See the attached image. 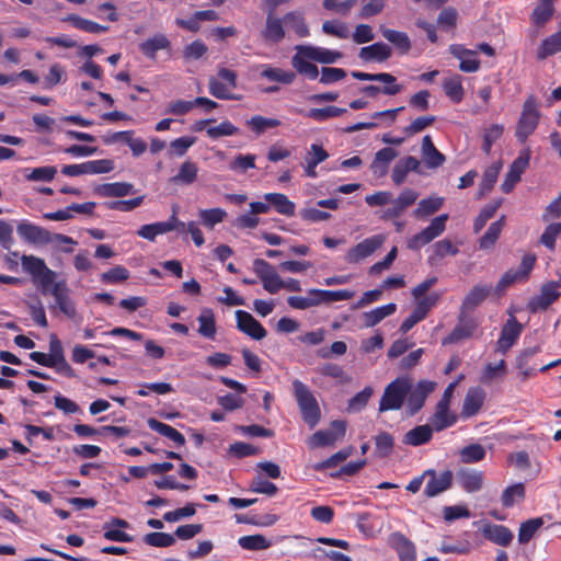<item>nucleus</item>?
Returning a JSON list of instances; mask_svg holds the SVG:
<instances>
[{"mask_svg":"<svg viewBox=\"0 0 561 561\" xmlns=\"http://www.w3.org/2000/svg\"><path fill=\"white\" fill-rule=\"evenodd\" d=\"M64 21L70 22L73 27L87 33L100 34L108 31V26L81 18L78 14H69Z\"/></svg>","mask_w":561,"mask_h":561,"instance_id":"48","label":"nucleus"},{"mask_svg":"<svg viewBox=\"0 0 561 561\" xmlns=\"http://www.w3.org/2000/svg\"><path fill=\"white\" fill-rule=\"evenodd\" d=\"M373 393V388L370 386H366L362 391L357 392L348 400L347 410L350 412L362 411L367 405Z\"/></svg>","mask_w":561,"mask_h":561,"instance_id":"64","label":"nucleus"},{"mask_svg":"<svg viewBox=\"0 0 561 561\" xmlns=\"http://www.w3.org/2000/svg\"><path fill=\"white\" fill-rule=\"evenodd\" d=\"M411 390V380L407 377H398L388 383L379 401L380 413L391 410H400Z\"/></svg>","mask_w":561,"mask_h":561,"instance_id":"4","label":"nucleus"},{"mask_svg":"<svg viewBox=\"0 0 561 561\" xmlns=\"http://www.w3.org/2000/svg\"><path fill=\"white\" fill-rule=\"evenodd\" d=\"M419 193L412 188H404L397 198L391 197V204L382 211L381 219L392 220L401 217L405 210L417 201Z\"/></svg>","mask_w":561,"mask_h":561,"instance_id":"13","label":"nucleus"},{"mask_svg":"<svg viewBox=\"0 0 561 561\" xmlns=\"http://www.w3.org/2000/svg\"><path fill=\"white\" fill-rule=\"evenodd\" d=\"M197 172V164L187 160L181 164L178 174L171 178V182L190 185L196 181Z\"/></svg>","mask_w":561,"mask_h":561,"instance_id":"53","label":"nucleus"},{"mask_svg":"<svg viewBox=\"0 0 561 561\" xmlns=\"http://www.w3.org/2000/svg\"><path fill=\"white\" fill-rule=\"evenodd\" d=\"M129 527L130 525L127 520L118 517H112L103 525V537L111 541L131 542L134 539L133 536L124 531V529Z\"/></svg>","mask_w":561,"mask_h":561,"instance_id":"23","label":"nucleus"},{"mask_svg":"<svg viewBox=\"0 0 561 561\" xmlns=\"http://www.w3.org/2000/svg\"><path fill=\"white\" fill-rule=\"evenodd\" d=\"M531 157L529 148L523 149L518 157L510 165V170L501 185L503 193H511L515 185L520 181L523 173L527 170Z\"/></svg>","mask_w":561,"mask_h":561,"instance_id":"10","label":"nucleus"},{"mask_svg":"<svg viewBox=\"0 0 561 561\" xmlns=\"http://www.w3.org/2000/svg\"><path fill=\"white\" fill-rule=\"evenodd\" d=\"M433 431L432 425H417L404 435L403 443L415 447L424 445L432 439Z\"/></svg>","mask_w":561,"mask_h":561,"instance_id":"42","label":"nucleus"},{"mask_svg":"<svg viewBox=\"0 0 561 561\" xmlns=\"http://www.w3.org/2000/svg\"><path fill=\"white\" fill-rule=\"evenodd\" d=\"M561 51V31L546 37L537 49V59L545 60Z\"/></svg>","mask_w":561,"mask_h":561,"instance_id":"49","label":"nucleus"},{"mask_svg":"<svg viewBox=\"0 0 561 561\" xmlns=\"http://www.w3.org/2000/svg\"><path fill=\"white\" fill-rule=\"evenodd\" d=\"M541 113L539 102L534 94H529L522 106L520 116L515 128V137L525 144L539 125Z\"/></svg>","mask_w":561,"mask_h":561,"instance_id":"2","label":"nucleus"},{"mask_svg":"<svg viewBox=\"0 0 561 561\" xmlns=\"http://www.w3.org/2000/svg\"><path fill=\"white\" fill-rule=\"evenodd\" d=\"M284 23L287 27L293 30L298 37H306L309 35V28L306 24L304 14L299 11H290L284 15Z\"/></svg>","mask_w":561,"mask_h":561,"instance_id":"50","label":"nucleus"},{"mask_svg":"<svg viewBox=\"0 0 561 561\" xmlns=\"http://www.w3.org/2000/svg\"><path fill=\"white\" fill-rule=\"evenodd\" d=\"M379 30L383 38L391 43L399 54L405 55L410 51L411 41L405 32L388 28L382 25Z\"/></svg>","mask_w":561,"mask_h":561,"instance_id":"37","label":"nucleus"},{"mask_svg":"<svg viewBox=\"0 0 561 561\" xmlns=\"http://www.w3.org/2000/svg\"><path fill=\"white\" fill-rule=\"evenodd\" d=\"M199 323L197 332L205 339L214 340L217 333L215 316L211 309L205 308L197 317Z\"/></svg>","mask_w":561,"mask_h":561,"instance_id":"45","label":"nucleus"},{"mask_svg":"<svg viewBox=\"0 0 561 561\" xmlns=\"http://www.w3.org/2000/svg\"><path fill=\"white\" fill-rule=\"evenodd\" d=\"M449 407L437 402L435 412L431 416V425L436 432L450 427L457 422V415L449 411Z\"/></svg>","mask_w":561,"mask_h":561,"instance_id":"36","label":"nucleus"},{"mask_svg":"<svg viewBox=\"0 0 561 561\" xmlns=\"http://www.w3.org/2000/svg\"><path fill=\"white\" fill-rule=\"evenodd\" d=\"M148 426L150 430L159 433L160 435L171 439L178 446H183L185 444L184 435L179 432L176 428L172 427L169 424L158 421L157 419L150 417L148 421Z\"/></svg>","mask_w":561,"mask_h":561,"instance_id":"43","label":"nucleus"},{"mask_svg":"<svg viewBox=\"0 0 561 561\" xmlns=\"http://www.w3.org/2000/svg\"><path fill=\"white\" fill-rule=\"evenodd\" d=\"M261 68V78L271 82L291 84L296 79V73L291 70H285L283 68L272 67L270 65H262Z\"/></svg>","mask_w":561,"mask_h":561,"instance_id":"39","label":"nucleus"},{"mask_svg":"<svg viewBox=\"0 0 561 561\" xmlns=\"http://www.w3.org/2000/svg\"><path fill=\"white\" fill-rule=\"evenodd\" d=\"M392 55V49L383 42H377L369 46L362 47L358 54L363 61L385 62Z\"/></svg>","mask_w":561,"mask_h":561,"instance_id":"28","label":"nucleus"},{"mask_svg":"<svg viewBox=\"0 0 561 561\" xmlns=\"http://www.w3.org/2000/svg\"><path fill=\"white\" fill-rule=\"evenodd\" d=\"M307 294H311L316 296L319 300V305L321 304H331L334 301L348 300L354 297V291L348 289H340V290H325V289H309Z\"/></svg>","mask_w":561,"mask_h":561,"instance_id":"44","label":"nucleus"},{"mask_svg":"<svg viewBox=\"0 0 561 561\" xmlns=\"http://www.w3.org/2000/svg\"><path fill=\"white\" fill-rule=\"evenodd\" d=\"M421 149L424 162L428 169H437L445 163V156L435 147L430 135L423 137Z\"/></svg>","mask_w":561,"mask_h":561,"instance_id":"31","label":"nucleus"},{"mask_svg":"<svg viewBox=\"0 0 561 561\" xmlns=\"http://www.w3.org/2000/svg\"><path fill=\"white\" fill-rule=\"evenodd\" d=\"M346 433V422L342 420L332 421L330 428L320 430L312 434L309 438L310 448H319L333 446L337 440L342 439Z\"/></svg>","mask_w":561,"mask_h":561,"instance_id":"9","label":"nucleus"},{"mask_svg":"<svg viewBox=\"0 0 561 561\" xmlns=\"http://www.w3.org/2000/svg\"><path fill=\"white\" fill-rule=\"evenodd\" d=\"M237 329L253 340L261 341L267 335L266 329L248 311H236Z\"/></svg>","mask_w":561,"mask_h":561,"instance_id":"17","label":"nucleus"},{"mask_svg":"<svg viewBox=\"0 0 561 561\" xmlns=\"http://www.w3.org/2000/svg\"><path fill=\"white\" fill-rule=\"evenodd\" d=\"M523 331V325L515 317H511L501 330L496 342V351L505 354L518 340Z\"/></svg>","mask_w":561,"mask_h":561,"instance_id":"20","label":"nucleus"},{"mask_svg":"<svg viewBox=\"0 0 561 561\" xmlns=\"http://www.w3.org/2000/svg\"><path fill=\"white\" fill-rule=\"evenodd\" d=\"M389 543L398 553L400 561H415V545L401 533H393L389 537Z\"/></svg>","mask_w":561,"mask_h":561,"instance_id":"27","label":"nucleus"},{"mask_svg":"<svg viewBox=\"0 0 561 561\" xmlns=\"http://www.w3.org/2000/svg\"><path fill=\"white\" fill-rule=\"evenodd\" d=\"M49 294L55 298L59 310L68 318H75L76 306L70 297V289L65 279L58 280L50 288Z\"/></svg>","mask_w":561,"mask_h":561,"instance_id":"19","label":"nucleus"},{"mask_svg":"<svg viewBox=\"0 0 561 561\" xmlns=\"http://www.w3.org/2000/svg\"><path fill=\"white\" fill-rule=\"evenodd\" d=\"M16 231L21 239L32 244H48L53 241L70 245L77 243L71 237L61 233H50L45 228L27 220H22L18 225Z\"/></svg>","mask_w":561,"mask_h":561,"instance_id":"3","label":"nucleus"},{"mask_svg":"<svg viewBox=\"0 0 561 561\" xmlns=\"http://www.w3.org/2000/svg\"><path fill=\"white\" fill-rule=\"evenodd\" d=\"M238 545L244 550L261 551L268 549L272 546V541L264 535L255 534L240 537Z\"/></svg>","mask_w":561,"mask_h":561,"instance_id":"51","label":"nucleus"},{"mask_svg":"<svg viewBox=\"0 0 561 561\" xmlns=\"http://www.w3.org/2000/svg\"><path fill=\"white\" fill-rule=\"evenodd\" d=\"M375 445L378 457L385 458L392 453L394 440L388 432H380L375 436Z\"/></svg>","mask_w":561,"mask_h":561,"instance_id":"62","label":"nucleus"},{"mask_svg":"<svg viewBox=\"0 0 561 561\" xmlns=\"http://www.w3.org/2000/svg\"><path fill=\"white\" fill-rule=\"evenodd\" d=\"M457 483L468 493H476L483 486L484 474L482 471L460 468L456 473Z\"/></svg>","mask_w":561,"mask_h":561,"instance_id":"22","label":"nucleus"},{"mask_svg":"<svg viewBox=\"0 0 561 561\" xmlns=\"http://www.w3.org/2000/svg\"><path fill=\"white\" fill-rule=\"evenodd\" d=\"M450 54L460 60L459 69L462 72L471 73L480 69V60L477 58V53L467 49L460 44H453L449 46Z\"/></svg>","mask_w":561,"mask_h":561,"instance_id":"24","label":"nucleus"},{"mask_svg":"<svg viewBox=\"0 0 561 561\" xmlns=\"http://www.w3.org/2000/svg\"><path fill=\"white\" fill-rule=\"evenodd\" d=\"M247 125L256 135L263 134L268 128H275L280 125V121L277 118H268L262 115H254L248 122Z\"/></svg>","mask_w":561,"mask_h":561,"instance_id":"59","label":"nucleus"},{"mask_svg":"<svg viewBox=\"0 0 561 561\" xmlns=\"http://www.w3.org/2000/svg\"><path fill=\"white\" fill-rule=\"evenodd\" d=\"M284 18L280 19L273 12H267L265 26L261 31L262 38L272 44H278L285 38Z\"/></svg>","mask_w":561,"mask_h":561,"instance_id":"21","label":"nucleus"},{"mask_svg":"<svg viewBox=\"0 0 561 561\" xmlns=\"http://www.w3.org/2000/svg\"><path fill=\"white\" fill-rule=\"evenodd\" d=\"M22 266L33 278L41 274L44 270H47L45 261L34 255L21 256Z\"/></svg>","mask_w":561,"mask_h":561,"instance_id":"63","label":"nucleus"},{"mask_svg":"<svg viewBox=\"0 0 561 561\" xmlns=\"http://www.w3.org/2000/svg\"><path fill=\"white\" fill-rule=\"evenodd\" d=\"M135 192L128 182L103 183L94 187V194L100 197H124Z\"/></svg>","mask_w":561,"mask_h":561,"instance_id":"30","label":"nucleus"},{"mask_svg":"<svg viewBox=\"0 0 561 561\" xmlns=\"http://www.w3.org/2000/svg\"><path fill=\"white\" fill-rule=\"evenodd\" d=\"M171 42L169 38L162 34L158 33L152 37L147 38L146 41L139 44V50L149 59H156L157 53L159 50H170Z\"/></svg>","mask_w":561,"mask_h":561,"instance_id":"29","label":"nucleus"},{"mask_svg":"<svg viewBox=\"0 0 561 561\" xmlns=\"http://www.w3.org/2000/svg\"><path fill=\"white\" fill-rule=\"evenodd\" d=\"M237 88V72L228 68H219L216 77H210L208 81L209 93L219 100H240L231 93Z\"/></svg>","mask_w":561,"mask_h":561,"instance_id":"5","label":"nucleus"},{"mask_svg":"<svg viewBox=\"0 0 561 561\" xmlns=\"http://www.w3.org/2000/svg\"><path fill=\"white\" fill-rule=\"evenodd\" d=\"M486 453L482 445L470 444L460 451V458L463 463H474L484 459Z\"/></svg>","mask_w":561,"mask_h":561,"instance_id":"61","label":"nucleus"},{"mask_svg":"<svg viewBox=\"0 0 561 561\" xmlns=\"http://www.w3.org/2000/svg\"><path fill=\"white\" fill-rule=\"evenodd\" d=\"M436 383L430 380H420L407 397V413L415 415L424 407L426 398L434 391Z\"/></svg>","mask_w":561,"mask_h":561,"instance_id":"12","label":"nucleus"},{"mask_svg":"<svg viewBox=\"0 0 561 561\" xmlns=\"http://www.w3.org/2000/svg\"><path fill=\"white\" fill-rule=\"evenodd\" d=\"M526 490L524 483H515L507 486L501 496V502L504 507H512L516 502H520L525 499Z\"/></svg>","mask_w":561,"mask_h":561,"instance_id":"57","label":"nucleus"},{"mask_svg":"<svg viewBox=\"0 0 561 561\" xmlns=\"http://www.w3.org/2000/svg\"><path fill=\"white\" fill-rule=\"evenodd\" d=\"M386 241V237L383 234H374L364 239L362 242L357 243L353 248H351L344 260L348 264H358L365 259L369 257L373 253H375L383 242Z\"/></svg>","mask_w":561,"mask_h":561,"instance_id":"8","label":"nucleus"},{"mask_svg":"<svg viewBox=\"0 0 561 561\" xmlns=\"http://www.w3.org/2000/svg\"><path fill=\"white\" fill-rule=\"evenodd\" d=\"M561 293L556 287L554 283L548 282L545 283L540 293L537 296H534L527 302V309L531 313H536L538 311L547 310L554 301H557L560 297Z\"/></svg>","mask_w":561,"mask_h":561,"instance_id":"16","label":"nucleus"},{"mask_svg":"<svg viewBox=\"0 0 561 561\" xmlns=\"http://www.w3.org/2000/svg\"><path fill=\"white\" fill-rule=\"evenodd\" d=\"M226 216L227 213L221 208L201 209L198 211L202 224L209 229H213L217 224L224 221Z\"/></svg>","mask_w":561,"mask_h":561,"instance_id":"60","label":"nucleus"},{"mask_svg":"<svg viewBox=\"0 0 561 561\" xmlns=\"http://www.w3.org/2000/svg\"><path fill=\"white\" fill-rule=\"evenodd\" d=\"M490 293V286L482 284L474 285L461 302L458 320L463 321L470 312L486 299Z\"/></svg>","mask_w":561,"mask_h":561,"instance_id":"18","label":"nucleus"},{"mask_svg":"<svg viewBox=\"0 0 561 561\" xmlns=\"http://www.w3.org/2000/svg\"><path fill=\"white\" fill-rule=\"evenodd\" d=\"M305 57L318 61L320 64H334L343 57L339 50H331L323 47L302 45V51Z\"/></svg>","mask_w":561,"mask_h":561,"instance_id":"32","label":"nucleus"},{"mask_svg":"<svg viewBox=\"0 0 561 561\" xmlns=\"http://www.w3.org/2000/svg\"><path fill=\"white\" fill-rule=\"evenodd\" d=\"M505 215H502L500 219L490 225L485 233L479 239L480 249L488 250L496 243L505 226Z\"/></svg>","mask_w":561,"mask_h":561,"instance_id":"46","label":"nucleus"},{"mask_svg":"<svg viewBox=\"0 0 561 561\" xmlns=\"http://www.w3.org/2000/svg\"><path fill=\"white\" fill-rule=\"evenodd\" d=\"M484 400L485 391L482 388H469L463 399L460 416L462 419H469L478 414L484 403Z\"/></svg>","mask_w":561,"mask_h":561,"instance_id":"25","label":"nucleus"},{"mask_svg":"<svg viewBox=\"0 0 561 561\" xmlns=\"http://www.w3.org/2000/svg\"><path fill=\"white\" fill-rule=\"evenodd\" d=\"M444 199L442 197H428L419 202L417 207L413 210L415 218H425L435 214L442 206Z\"/></svg>","mask_w":561,"mask_h":561,"instance_id":"55","label":"nucleus"},{"mask_svg":"<svg viewBox=\"0 0 561 561\" xmlns=\"http://www.w3.org/2000/svg\"><path fill=\"white\" fill-rule=\"evenodd\" d=\"M264 199L270 203L274 209L284 216L291 217L295 215L296 205L283 193H266Z\"/></svg>","mask_w":561,"mask_h":561,"instance_id":"40","label":"nucleus"},{"mask_svg":"<svg viewBox=\"0 0 561 561\" xmlns=\"http://www.w3.org/2000/svg\"><path fill=\"white\" fill-rule=\"evenodd\" d=\"M424 476L428 478L424 488V495L426 497L437 496L453 484L454 476L450 470H445L438 474L434 469H427L424 471Z\"/></svg>","mask_w":561,"mask_h":561,"instance_id":"15","label":"nucleus"},{"mask_svg":"<svg viewBox=\"0 0 561 561\" xmlns=\"http://www.w3.org/2000/svg\"><path fill=\"white\" fill-rule=\"evenodd\" d=\"M448 218V214H442L435 217L426 228L414 234L408 241V248L410 250H419L435 238L439 237L446 229Z\"/></svg>","mask_w":561,"mask_h":561,"instance_id":"7","label":"nucleus"},{"mask_svg":"<svg viewBox=\"0 0 561 561\" xmlns=\"http://www.w3.org/2000/svg\"><path fill=\"white\" fill-rule=\"evenodd\" d=\"M421 162L413 156L400 159L393 167L391 180L394 185H401L405 182L409 172L422 173Z\"/></svg>","mask_w":561,"mask_h":561,"instance_id":"26","label":"nucleus"},{"mask_svg":"<svg viewBox=\"0 0 561 561\" xmlns=\"http://www.w3.org/2000/svg\"><path fill=\"white\" fill-rule=\"evenodd\" d=\"M397 310V305L393 302L385 306L377 307L370 311L363 313L364 325L371 328L381 322L385 318L393 314Z\"/></svg>","mask_w":561,"mask_h":561,"instance_id":"47","label":"nucleus"},{"mask_svg":"<svg viewBox=\"0 0 561 561\" xmlns=\"http://www.w3.org/2000/svg\"><path fill=\"white\" fill-rule=\"evenodd\" d=\"M483 536L495 545L507 547L514 535L511 529L504 525H489L483 529Z\"/></svg>","mask_w":561,"mask_h":561,"instance_id":"38","label":"nucleus"},{"mask_svg":"<svg viewBox=\"0 0 561 561\" xmlns=\"http://www.w3.org/2000/svg\"><path fill=\"white\" fill-rule=\"evenodd\" d=\"M556 0H538L536 7L530 13V22L537 27L545 26L554 15Z\"/></svg>","mask_w":561,"mask_h":561,"instance_id":"33","label":"nucleus"},{"mask_svg":"<svg viewBox=\"0 0 561 561\" xmlns=\"http://www.w3.org/2000/svg\"><path fill=\"white\" fill-rule=\"evenodd\" d=\"M536 261L537 256L535 253H526L522 259L518 270L511 268L502 275L495 286V294L500 296L513 284L528 280Z\"/></svg>","mask_w":561,"mask_h":561,"instance_id":"6","label":"nucleus"},{"mask_svg":"<svg viewBox=\"0 0 561 561\" xmlns=\"http://www.w3.org/2000/svg\"><path fill=\"white\" fill-rule=\"evenodd\" d=\"M474 327L471 323H459L453 329V331L442 340L443 345L456 344L462 340L470 337L473 333Z\"/></svg>","mask_w":561,"mask_h":561,"instance_id":"56","label":"nucleus"},{"mask_svg":"<svg viewBox=\"0 0 561 561\" xmlns=\"http://www.w3.org/2000/svg\"><path fill=\"white\" fill-rule=\"evenodd\" d=\"M398 156V151L391 147H385L375 153V158L370 164V170L379 176L386 175L389 165Z\"/></svg>","mask_w":561,"mask_h":561,"instance_id":"35","label":"nucleus"},{"mask_svg":"<svg viewBox=\"0 0 561 561\" xmlns=\"http://www.w3.org/2000/svg\"><path fill=\"white\" fill-rule=\"evenodd\" d=\"M542 525V517H535L523 522L518 529V542L522 545L529 542Z\"/></svg>","mask_w":561,"mask_h":561,"instance_id":"54","label":"nucleus"},{"mask_svg":"<svg viewBox=\"0 0 561 561\" xmlns=\"http://www.w3.org/2000/svg\"><path fill=\"white\" fill-rule=\"evenodd\" d=\"M293 393L304 422L310 428L316 427L321 420V410L312 391L302 381L295 379L293 381Z\"/></svg>","mask_w":561,"mask_h":561,"instance_id":"1","label":"nucleus"},{"mask_svg":"<svg viewBox=\"0 0 561 561\" xmlns=\"http://www.w3.org/2000/svg\"><path fill=\"white\" fill-rule=\"evenodd\" d=\"M352 77L360 81H378L383 83L382 94L393 96L402 92L403 85L398 83L397 78L388 72L368 73L363 71H352Z\"/></svg>","mask_w":561,"mask_h":561,"instance_id":"14","label":"nucleus"},{"mask_svg":"<svg viewBox=\"0 0 561 561\" xmlns=\"http://www.w3.org/2000/svg\"><path fill=\"white\" fill-rule=\"evenodd\" d=\"M297 53L291 58V65L295 70L302 76H306L310 80L318 78L320 71L317 65L310 62L311 59L305 57L302 51V45L296 47Z\"/></svg>","mask_w":561,"mask_h":561,"instance_id":"34","label":"nucleus"},{"mask_svg":"<svg viewBox=\"0 0 561 561\" xmlns=\"http://www.w3.org/2000/svg\"><path fill=\"white\" fill-rule=\"evenodd\" d=\"M443 90L454 103H460L465 95L461 77L456 75L455 77L445 79Z\"/></svg>","mask_w":561,"mask_h":561,"instance_id":"52","label":"nucleus"},{"mask_svg":"<svg viewBox=\"0 0 561 561\" xmlns=\"http://www.w3.org/2000/svg\"><path fill=\"white\" fill-rule=\"evenodd\" d=\"M297 112L307 118L322 123L342 116L346 113V108L329 105L322 108H310L308 111L298 110Z\"/></svg>","mask_w":561,"mask_h":561,"instance_id":"41","label":"nucleus"},{"mask_svg":"<svg viewBox=\"0 0 561 561\" xmlns=\"http://www.w3.org/2000/svg\"><path fill=\"white\" fill-rule=\"evenodd\" d=\"M541 352L540 346H531L523 350L516 357V368L520 370V374L523 376V380H526L530 377L536 376L537 371H547L557 365L561 364V358L553 360L547 365H543L540 368L531 367L530 360L531 358Z\"/></svg>","mask_w":561,"mask_h":561,"instance_id":"11","label":"nucleus"},{"mask_svg":"<svg viewBox=\"0 0 561 561\" xmlns=\"http://www.w3.org/2000/svg\"><path fill=\"white\" fill-rule=\"evenodd\" d=\"M501 168H502V164L499 162V163L491 164L484 171L483 176H482V181H481L480 187H479V196H478V198L482 197L483 195H485L486 193H489L493 188L494 184L497 181V176H499V173L501 171Z\"/></svg>","mask_w":561,"mask_h":561,"instance_id":"58","label":"nucleus"}]
</instances>
